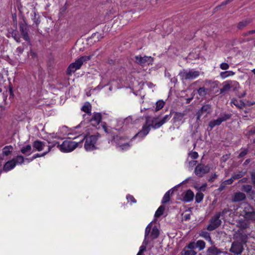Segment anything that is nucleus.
Wrapping results in <instances>:
<instances>
[{
	"instance_id": "nucleus-1",
	"label": "nucleus",
	"mask_w": 255,
	"mask_h": 255,
	"mask_svg": "<svg viewBox=\"0 0 255 255\" xmlns=\"http://www.w3.org/2000/svg\"><path fill=\"white\" fill-rule=\"evenodd\" d=\"M152 223H149L145 228L144 239L142 243V245L140 247L139 252L143 253L146 250V245L151 241L157 239L159 235V231L156 226H154L151 230Z\"/></svg>"
},
{
	"instance_id": "nucleus-2",
	"label": "nucleus",
	"mask_w": 255,
	"mask_h": 255,
	"mask_svg": "<svg viewBox=\"0 0 255 255\" xmlns=\"http://www.w3.org/2000/svg\"><path fill=\"white\" fill-rule=\"evenodd\" d=\"M91 58V56H83L80 57L74 62L70 64L67 68V74L71 75L72 73H74L77 70L79 69L84 63L89 60Z\"/></svg>"
},
{
	"instance_id": "nucleus-3",
	"label": "nucleus",
	"mask_w": 255,
	"mask_h": 255,
	"mask_svg": "<svg viewBox=\"0 0 255 255\" xmlns=\"http://www.w3.org/2000/svg\"><path fill=\"white\" fill-rule=\"evenodd\" d=\"M241 215L251 221H255V209L252 206L248 203H245L244 205Z\"/></svg>"
},
{
	"instance_id": "nucleus-4",
	"label": "nucleus",
	"mask_w": 255,
	"mask_h": 255,
	"mask_svg": "<svg viewBox=\"0 0 255 255\" xmlns=\"http://www.w3.org/2000/svg\"><path fill=\"white\" fill-rule=\"evenodd\" d=\"M221 93H225L230 90L236 91L240 88L239 82L234 80H227L222 83Z\"/></svg>"
},
{
	"instance_id": "nucleus-5",
	"label": "nucleus",
	"mask_w": 255,
	"mask_h": 255,
	"mask_svg": "<svg viewBox=\"0 0 255 255\" xmlns=\"http://www.w3.org/2000/svg\"><path fill=\"white\" fill-rule=\"evenodd\" d=\"M179 75L182 80H193L199 76L200 72L194 69L183 70L179 73Z\"/></svg>"
},
{
	"instance_id": "nucleus-6",
	"label": "nucleus",
	"mask_w": 255,
	"mask_h": 255,
	"mask_svg": "<svg viewBox=\"0 0 255 255\" xmlns=\"http://www.w3.org/2000/svg\"><path fill=\"white\" fill-rule=\"evenodd\" d=\"M79 144V142L70 140H65L61 145L58 144L60 150L64 152H69L74 150Z\"/></svg>"
},
{
	"instance_id": "nucleus-7",
	"label": "nucleus",
	"mask_w": 255,
	"mask_h": 255,
	"mask_svg": "<svg viewBox=\"0 0 255 255\" xmlns=\"http://www.w3.org/2000/svg\"><path fill=\"white\" fill-rule=\"evenodd\" d=\"M99 135H92L87 136L84 147L87 151L93 150L96 148L95 144L98 140Z\"/></svg>"
},
{
	"instance_id": "nucleus-8",
	"label": "nucleus",
	"mask_w": 255,
	"mask_h": 255,
	"mask_svg": "<svg viewBox=\"0 0 255 255\" xmlns=\"http://www.w3.org/2000/svg\"><path fill=\"white\" fill-rule=\"evenodd\" d=\"M220 218V214L216 213L210 219V224L207 226V230L212 231L218 228L222 223Z\"/></svg>"
},
{
	"instance_id": "nucleus-9",
	"label": "nucleus",
	"mask_w": 255,
	"mask_h": 255,
	"mask_svg": "<svg viewBox=\"0 0 255 255\" xmlns=\"http://www.w3.org/2000/svg\"><path fill=\"white\" fill-rule=\"evenodd\" d=\"M210 167L208 165L198 164L195 168L194 173L199 177H202L206 174L209 173Z\"/></svg>"
},
{
	"instance_id": "nucleus-10",
	"label": "nucleus",
	"mask_w": 255,
	"mask_h": 255,
	"mask_svg": "<svg viewBox=\"0 0 255 255\" xmlns=\"http://www.w3.org/2000/svg\"><path fill=\"white\" fill-rule=\"evenodd\" d=\"M231 116V114H224V115L218 118L217 120H213L210 122L209 126L211 129H212L215 126H219L221 125L223 122L226 121L227 120L230 119Z\"/></svg>"
},
{
	"instance_id": "nucleus-11",
	"label": "nucleus",
	"mask_w": 255,
	"mask_h": 255,
	"mask_svg": "<svg viewBox=\"0 0 255 255\" xmlns=\"http://www.w3.org/2000/svg\"><path fill=\"white\" fill-rule=\"evenodd\" d=\"M135 61L137 64L143 66L146 63L148 64L151 63L153 61V58L150 56L142 57L139 55L135 56Z\"/></svg>"
},
{
	"instance_id": "nucleus-12",
	"label": "nucleus",
	"mask_w": 255,
	"mask_h": 255,
	"mask_svg": "<svg viewBox=\"0 0 255 255\" xmlns=\"http://www.w3.org/2000/svg\"><path fill=\"white\" fill-rule=\"evenodd\" d=\"M146 124L144 125H143L142 129L134 135V137H135L136 136H139V137H143V136L146 135L148 133V132L150 129V125H147V124L148 123L149 117H147L146 118Z\"/></svg>"
},
{
	"instance_id": "nucleus-13",
	"label": "nucleus",
	"mask_w": 255,
	"mask_h": 255,
	"mask_svg": "<svg viewBox=\"0 0 255 255\" xmlns=\"http://www.w3.org/2000/svg\"><path fill=\"white\" fill-rule=\"evenodd\" d=\"M250 221H251L244 218L240 219L236 221V226L241 229L245 230L250 227Z\"/></svg>"
},
{
	"instance_id": "nucleus-14",
	"label": "nucleus",
	"mask_w": 255,
	"mask_h": 255,
	"mask_svg": "<svg viewBox=\"0 0 255 255\" xmlns=\"http://www.w3.org/2000/svg\"><path fill=\"white\" fill-rule=\"evenodd\" d=\"M243 248L242 245L238 242H234L232 245L230 251L235 254L240 255L243 252Z\"/></svg>"
},
{
	"instance_id": "nucleus-15",
	"label": "nucleus",
	"mask_w": 255,
	"mask_h": 255,
	"mask_svg": "<svg viewBox=\"0 0 255 255\" xmlns=\"http://www.w3.org/2000/svg\"><path fill=\"white\" fill-rule=\"evenodd\" d=\"M19 29L23 39L27 41H29V37L28 33L29 29L26 24L24 23H20L19 24Z\"/></svg>"
},
{
	"instance_id": "nucleus-16",
	"label": "nucleus",
	"mask_w": 255,
	"mask_h": 255,
	"mask_svg": "<svg viewBox=\"0 0 255 255\" xmlns=\"http://www.w3.org/2000/svg\"><path fill=\"white\" fill-rule=\"evenodd\" d=\"M246 196L241 192H236L232 196V201L233 202H239L245 200Z\"/></svg>"
},
{
	"instance_id": "nucleus-17",
	"label": "nucleus",
	"mask_w": 255,
	"mask_h": 255,
	"mask_svg": "<svg viewBox=\"0 0 255 255\" xmlns=\"http://www.w3.org/2000/svg\"><path fill=\"white\" fill-rule=\"evenodd\" d=\"M227 254L226 252H222L220 249L213 246L208 248L206 251V255H219L221 253Z\"/></svg>"
},
{
	"instance_id": "nucleus-18",
	"label": "nucleus",
	"mask_w": 255,
	"mask_h": 255,
	"mask_svg": "<svg viewBox=\"0 0 255 255\" xmlns=\"http://www.w3.org/2000/svg\"><path fill=\"white\" fill-rule=\"evenodd\" d=\"M211 106L209 105H205L203 106L198 111V112L197 114V120H199V119L200 118V117L202 114H203L204 113H206V114L210 113L211 112Z\"/></svg>"
},
{
	"instance_id": "nucleus-19",
	"label": "nucleus",
	"mask_w": 255,
	"mask_h": 255,
	"mask_svg": "<svg viewBox=\"0 0 255 255\" xmlns=\"http://www.w3.org/2000/svg\"><path fill=\"white\" fill-rule=\"evenodd\" d=\"M171 113L169 115H165L162 120L152 125V127L154 128H157L161 127L164 123L170 119L171 118Z\"/></svg>"
},
{
	"instance_id": "nucleus-20",
	"label": "nucleus",
	"mask_w": 255,
	"mask_h": 255,
	"mask_svg": "<svg viewBox=\"0 0 255 255\" xmlns=\"http://www.w3.org/2000/svg\"><path fill=\"white\" fill-rule=\"evenodd\" d=\"M194 197V193L191 190H188L184 194L183 201L186 202H191Z\"/></svg>"
},
{
	"instance_id": "nucleus-21",
	"label": "nucleus",
	"mask_w": 255,
	"mask_h": 255,
	"mask_svg": "<svg viewBox=\"0 0 255 255\" xmlns=\"http://www.w3.org/2000/svg\"><path fill=\"white\" fill-rule=\"evenodd\" d=\"M15 166V161H14V159H12L5 163L3 167V170L5 172H7L13 168Z\"/></svg>"
},
{
	"instance_id": "nucleus-22",
	"label": "nucleus",
	"mask_w": 255,
	"mask_h": 255,
	"mask_svg": "<svg viewBox=\"0 0 255 255\" xmlns=\"http://www.w3.org/2000/svg\"><path fill=\"white\" fill-rule=\"evenodd\" d=\"M186 115V112L185 111H184L183 113L174 112V115L173 119V122L175 123L181 121Z\"/></svg>"
},
{
	"instance_id": "nucleus-23",
	"label": "nucleus",
	"mask_w": 255,
	"mask_h": 255,
	"mask_svg": "<svg viewBox=\"0 0 255 255\" xmlns=\"http://www.w3.org/2000/svg\"><path fill=\"white\" fill-rule=\"evenodd\" d=\"M33 147L38 151H41L43 149L45 144L44 142L40 140H36L33 142Z\"/></svg>"
},
{
	"instance_id": "nucleus-24",
	"label": "nucleus",
	"mask_w": 255,
	"mask_h": 255,
	"mask_svg": "<svg viewBox=\"0 0 255 255\" xmlns=\"http://www.w3.org/2000/svg\"><path fill=\"white\" fill-rule=\"evenodd\" d=\"M199 236L203 238H204L205 240L208 241L209 242L211 243L212 245L214 244V242L211 240V238L210 237V234L209 233L206 231H201L199 233Z\"/></svg>"
},
{
	"instance_id": "nucleus-25",
	"label": "nucleus",
	"mask_w": 255,
	"mask_h": 255,
	"mask_svg": "<svg viewBox=\"0 0 255 255\" xmlns=\"http://www.w3.org/2000/svg\"><path fill=\"white\" fill-rule=\"evenodd\" d=\"M174 191V189L172 188L169 191H168L164 195L162 200V203L165 204L169 201L170 200V195H172Z\"/></svg>"
},
{
	"instance_id": "nucleus-26",
	"label": "nucleus",
	"mask_w": 255,
	"mask_h": 255,
	"mask_svg": "<svg viewBox=\"0 0 255 255\" xmlns=\"http://www.w3.org/2000/svg\"><path fill=\"white\" fill-rule=\"evenodd\" d=\"M232 104H233L236 107L239 109H242L245 107V104L242 100H238L234 99L231 102Z\"/></svg>"
},
{
	"instance_id": "nucleus-27",
	"label": "nucleus",
	"mask_w": 255,
	"mask_h": 255,
	"mask_svg": "<svg viewBox=\"0 0 255 255\" xmlns=\"http://www.w3.org/2000/svg\"><path fill=\"white\" fill-rule=\"evenodd\" d=\"M13 149L11 145H7L4 147L2 149V154L4 156L9 155Z\"/></svg>"
},
{
	"instance_id": "nucleus-28",
	"label": "nucleus",
	"mask_w": 255,
	"mask_h": 255,
	"mask_svg": "<svg viewBox=\"0 0 255 255\" xmlns=\"http://www.w3.org/2000/svg\"><path fill=\"white\" fill-rule=\"evenodd\" d=\"M31 146L30 144L26 145L21 148L20 151L23 154H28V155L31 153Z\"/></svg>"
},
{
	"instance_id": "nucleus-29",
	"label": "nucleus",
	"mask_w": 255,
	"mask_h": 255,
	"mask_svg": "<svg viewBox=\"0 0 255 255\" xmlns=\"http://www.w3.org/2000/svg\"><path fill=\"white\" fill-rule=\"evenodd\" d=\"M235 72L232 71H226L225 72H222L220 73V77L222 79H225L228 77L232 76L235 75Z\"/></svg>"
},
{
	"instance_id": "nucleus-30",
	"label": "nucleus",
	"mask_w": 255,
	"mask_h": 255,
	"mask_svg": "<svg viewBox=\"0 0 255 255\" xmlns=\"http://www.w3.org/2000/svg\"><path fill=\"white\" fill-rule=\"evenodd\" d=\"M82 110L87 113L88 114H91V105L89 102L85 103L84 105L82 108Z\"/></svg>"
},
{
	"instance_id": "nucleus-31",
	"label": "nucleus",
	"mask_w": 255,
	"mask_h": 255,
	"mask_svg": "<svg viewBox=\"0 0 255 255\" xmlns=\"http://www.w3.org/2000/svg\"><path fill=\"white\" fill-rule=\"evenodd\" d=\"M246 173V172L245 171H240L237 172L233 173L232 177L234 180L239 179L243 177L245 175Z\"/></svg>"
},
{
	"instance_id": "nucleus-32",
	"label": "nucleus",
	"mask_w": 255,
	"mask_h": 255,
	"mask_svg": "<svg viewBox=\"0 0 255 255\" xmlns=\"http://www.w3.org/2000/svg\"><path fill=\"white\" fill-rule=\"evenodd\" d=\"M251 22V20H243L242 21H240L237 26V27L238 29H241L247 26L249 24H250Z\"/></svg>"
},
{
	"instance_id": "nucleus-33",
	"label": "nucleus",
	"mask_w": 255,
	"mask_h": 255,
	"mask_svg": "<svg viewBox=\"0 0 255 255\" xmlns=\"http://www.w3.org/2000/svg\"><path fill=\"white\" fill-rule=\"evenodd\" d=\"M102 115L100 113H96L93 115L91 121H95L96 124H99L101 121Z\"/></svg>"
},
{
	"instance_id": "nucleus-34",
	"label": "nucleus",
	"mask_w": 255,
	"mask_h": 255,
	"mask_svg": "<svg viewBox=\"0 0 255 255\" xmlns=\"http://www.w3.org/2000/svg\"><path fill=\"white\" fill-rule=\"evenodd\" d=\"M197 253L194 250L188 249L185 247L182 252V254L183 255H195Z\"/></svg>"
},
{
	"instance_id": "nucleus-35",
	"label": "nucleus",
	"mask_w": 255,
	"mask_h": 255,
	"mask_svg": "<svg viewBox=\"0 0 255 255\" xmlns=\"http://www.w3.org/2000/svg\"><path fill=\"white\" fill-rule=\"evenodd\" d=\"M198 94L201 97H205L208 92V89L204 87L199 88L197 91Z\"/></svg>"
},
{
	"instance_id": "nucleus-36",
	"label": "nucleus",
	"mask_w": 255,
	"mask_h": 255,
	"mask_svg": "<svg viewBox=\"0 0 255 255\" xmlns=\"http://www.w3.org/2000/svg\"><path fill=\"white\" fill-rule=\"evenodd\" d=\"M164 210H165L164 206H160L158 208V209L157 210V211H156V212L155 213V215H154L155 217L158 218L160 216H161L163 214Z\"/></svg>"
},
{
	"instance_id": "nucleus-37",
	"label": "nucleus",
	"mask_w": 255,
	"mask_h": 255,
	"mask_svg": "<svg viewBox=\"0 0 255 255\" xmlns=\"http://www.w3.org/2000/svg\"><path fill=\"white\" fill-rule=\"evenodd\" d=\"M164 105V102L162 100H159L156 103L155 112H157L161 109Z\"/></svg>"
},
{
	"instance_id": "nucleus-38",
	"label": "nucleus",
	"mask_w": 255,
	"mask_h": 255,
	"mask_svg": "<svg viewBox=\"0 0 255 255\" xmlns=\"http://www.w3.org/2000/svg\"><path fill=\"white\" fill-rule=\"evenodd\" d=\"M196 248H198L199 250H202L205 247V243L202 240H198L196 243Z\"/></svg>"
},
{
	"instance_id": "nucleus-39",
	"label": "nucleus",
	"mask_w": 255,
	"mask_h": 255,
	"mask_svg": "<svg viewBox=\"0 0 255 255\" xmlns=\"http://www.w3.org/2000/svg\"><path fill=\"white\" fill-rule=\"evenodd\" d=\"M242 189L247 193H250L252 191V186L248 184L244 185L242 186Z\"/></svg>"
},
{
	"instance_id": "nucleus-40",
	"label": "nucleus",
	"mask_w": 255,
	"mask_h": 255,
	"mask_svg": "<svg viewBox=\"0 0 255 255\" xmlns=\"http://www.w3.org/2000/svg\"><path fill=\"white\" fill-rule=\"evenodd\" d=\"M204 197V195L203 193L201 192H198L195 196V200L196 202L197 203H200L203 200Z\"/></svg>"
},
{
	"instance_id": "nucleus-41",
	"label": "nucleus",
	"mask_w": 255,
	"mask_h": 255,
	"mask_svg": "<svg viewBox=\"0 0 255 255\" xmlns=\"http://www.w3.org/2000/svg\"><path fill=\"white\" fill-rule=\"evenodd\" d=\"M32 19L36 25H38L40 22L39 20V16L35 12H34V16Z\"/></svg>"
},
{
	"instance_id": "nucleus-42",
	"label": "nucleus",
	"mask_w": 255,
	"mask_h": 255,
	"mask_svg": "<svg viewBox=\"0 0 255 255\" xmlns=\"http://www.w3.org/2000/svg\"><path fill=\"white\" fill-rule=\"evenodd\" d=\"M14 161H15V165L16 163L21 164L24 161V158L21 155H18L16 159H14Z\"/></svg>"
},
{
	"instance_id": "nucleus-43",
	"label": "nucleus",
	"mask_w": 255,
	"mask_h": 255,
	"mask_svg": "<svg viewBox=\"0 0 255 255\" xmlns=\"http://www.w3.org/2000/svg\"><path fill=\"white\" fill-rule=\"evenodd\" d=\"M229 65L227 63L223 62L220 64V68L223 70H227L229 68Z\"/></svg>"
},
{
	"instance_id": "nucleus-44",
	"label": "nucleus",
	"mask_w": 255,
	"mask_h": 255,
	"mask_svg": "<svg viewBox=\"0 0 255 255\" xmlns=\"http://www.w3.org/2000/svg\"><path fill=\"white\" fill-rule=\"evenodd\" d=\"M12 37L17 42H20V37L17 34V32L16 31H13L12 33Z\"/></svg>"
},
{
	"instance_id": "nucleus-45",
	"label": "nucleus",
	"mask_w": 255,
	"mask_h": 255,
	"mask_svg": "<svg viewBox=\"0 0 255 255\" xmlns=\"http://www.w3.org/2000/svg\"><path fill=\"white\" fill-rule=\"evenodd\" d=\"M249 152V149L248 148H246V149H244L241 152V153L239 154L238 155V158H242L243 157H244L245 155H246L247 154V153H248Z\"/></svg>"
},
{
	"instance_id": "nucleus-46",
	"label": "nucleus",
	"mask_w": 255,
	"mask_h": 255,
	"mask_svg": "<svg viewBox=\"0 0 255 255\" xmlns=\"http://www.w3.org/2000/svg\"><path fill=\"white\" fill-rule=\"evenodd\" d=\"M51 148V147L50 146H49V148H48V150L47 152H44L43 153H42V154H40L39 153H37V154H35L33 155V156L32 157V159H35L37 157H41L42 156H44L47 153H48V152L50 151V149Z\"/></svg>"
},
{
	"instance_id": "nucleus-47",
	"label": "nucleus",
	"mask_w": 255,
	"mask_h": 255,
	"mask_svg": "<svg viewBox=\"0 0 255 255\" xmlns=\"http://www.w3.org/2000/svg\"><path fill=\"white\" fill-rule=\"evenodd\" d=\"M196 244L194 242H191L189 243L187 246L186 247L188 249L193 250V249L196 248Z\"/></svg>"
},
{
	"instance_id": "nucleus-48",
	"label": "nucleus",
	"mask_w": 255,
	"mask_h": 255,
	"mask_svg": "<svg viewBox=\"0 0 255 255\" xmlns=\"http://www.w3.org/2000/svg\"><path fill=\"white\" fill-rule=\"evenodd\" d=\"M189 155L194 159H197L198 157V154L196 151H191L189 153Z\"/></svg>"
},
{
	"instance_id": "nucleus-49",
	"label": "nucleus",
	"mask_w": 255,
	"mask_h": 255,
	"mask_svg": "<svg viewBox=\"0 0 255 255\" xmlns=\"http://www.w3.org/2000/svg\"><path fill=\"white\" fill-rule=\"evenodd\" d=\"M229 211V210L228 209L225 208L223 210L222 212H219L216 213V214H220V217L221 216H223L225 214H226Z\"/></svg>"
},
{
	"instance_id": "nucleus-50",
	"label": "nucleus",
	"mask_w": 255,
	"mask_h": 255,
	"mask_svg": "<svg viewBox=\"0 0 255 255\" xmlns=\"http://www.w3.org/2000/svg\"><path fill=\"white\" fill-rule=\"evenodd\" d=\"M132 122V118L131 117L129 116L125 119L124 123V124L128 125L130 123H131Z\"/></svg>"
},
{
	"instance_id": "nucleus-51",
	"label": "nucleus",
	"mask_w": 255,
	"mask_h": 255,
	"mask_svg": "<svg viewBox=\"0 0 255 255\" xmlns=\"http://www.w3.org/2000/svg\"><path fill=\"white\" fill-rule=\"evenodd\" d=\"M23 51H24L23 46H19L16 48V52L18 54V55H19V54L22 53Z\"/></svg>"
},
{
	"instance_id": "nucleus-52",
	"label": "nucleus",
	"mask_w": 255,
	"mask_h": 255,
	"mask_svg": "<svg viewBox=\"0 0 255 255\" xmlns=\"http://www.w3.org/2000/svg\"><path fill=\"white\" fill-rule=\"evenodd\" d=\"M226 184L225 183V182L223 181L220 185V187L218 189V191L219 192H221L223 191L226 187Z\"/></svg>"
},
{
	"instance_id": "nucleus-53",
	"label": "nucleus",
	"mask_w": 255,
	"mask_h": 255,
	"mask_svg": "<svg viewBox=\"0 0 255 255\" xmlns=\"http://www.w3.org/2000/svg\"><path fill=\"white\" fill-rule=\"evenodd\" d=\"M240 239L242 242L243 243H246L247 242V235L245 234L242 235Z\"/></svg>"
},
{
	"instance_id": "nucleus-54",
	"label": "nucleus",
	"mask_w": 255,
	"mask_h": 255,
	"mask_svg": "<svg viewBox=\"0 0 255 255\" xmlns=\"http://www.w3.org/2000/svg\"><path fill=\"white\" fill-rule=\"evenodd\" d=\"M127 199L128 201H130L132 203H135L136 202V200H135L134 197L132 196H131V195H128L127 196Z\"/></svg>"
},
{
	"instance_id": "nucleus-55",
	"label": "nucleus",
	"mask_w": 255,
	"mask_h": 255,
	"mask_svg": "<svg viewBox=\"0 0 255 255\" xmlns=\"http://www.w3.org/2000/svg\"><path fill=\"white\" fill-rule=\"evenodd\" d=\"M218 175L216 174H214L208 179L209 182H212L217 177Z\"/></svg>"
},
{
	"instance_id": "nucleus-56",
	"label": "nucleus",
	"mask_w": 255,
	"mask_h": 255,
	"mask_svg": "<svg viewBox=\"0 0 255 255\" xmlns=\"http://www.w3.org/2000/svg\"><path fill=\"white\" fill-rule=\"evenodd\" d=\"M233 181H234V179H233V178L232 177L230 179L226 180L224 181V182L226 184V185H231V184H232Z\"/></svg>"
},
{
	"instance_id": "nucleus-57",
	"label": "nucleus",
	"mask_w": 255,
	"mask_h": 255,
	"mask_svg": "<svg viewBox=\"0 0 255 255\" xmlns=\"http://www.w3.org/2000/svg\"><path fill=\"white\" fill-rule=\"evenodd\" d=\"M249 195L251 196L252 199H254L255 198V191L253 190L252 189L251 192L250 193H248Z\"/></svg>"
},
{
	"instance_id": "nucleus-58",
	"label": "nucleus",
	"mask_w": 255,
	"mask_h": 255,
	"mask_svg": "<svg viewBox=\"0 0 255 255\" xmlns=\"http://www.w3.org/2000/svg\"><path fill=\"white\" fill-rule=\"evenodd\" d=\"M120 147L122 148V149L127 148L129 147V145L128 143H125L124 144L120 145Z\"/></svg>"
},
{
	"instance_id": "nucleus-59",
	"label": "nucleus",
	"mask_w": 255,
	"mask_h": 255,
	"mask_svg": "<svg viewBox=\"0 0 255 255\" xmlns=\"http://www.w3.org/2000/svg\"><path fill=\"white\" fill-rule=\"evenodd\" d=\"M233 0H226L225 1L222 2L220 6L226 5Z\"/></svg>"
},
{
	"instance_id": "nucleus-60",
	"label": "nucleus",
	"mask_w": 255,
	"mask_h": 255,
	"mask_svg": "<svg viewBox=\"0 0 255 255\" xmlns=\"http://www.w3.org/2000/svg\"><path fill=\"white\" fill-rule=\"evenodd\" d=\"M248 181V178H243L242 179H241V180H240L238 182L239 183H246Z\"/></svg>"
},
{
	"instance_id": "nucleus-61",
	"label": "nucleus",
	"mask_w": 255,
	"mask_h": 255,
	"mask_svg": "<svg viewBox=\"0 0 255 255\" xmlns=\"http://www.w3.org/2000/svg\"><path fill=\"white\" fill-rule=\"evenodd\" d=\"M253 132V130L252 129H251V130H250L246 134V136L248 137V138H250V136L252 134H254Z\"/></svg>"
},
{
	"instance_id": "nucleus-62",
	"label": "nucleus",
	"mask_w": 255,
	"mask_h": 255,
	"mask_svg": "<svg viewBox=\"0 0 255 255\" xmlns=\"http://www.w3.org/2000/svg\"><path fill=\"white\" fill-rule=\"evenodd\" d=\"M251 179L253 182V183L255 185V173H253L251 175Z\"/></svg>"
},
{
	"instance_id": "nucleus-63",
	"label": "nucleus",
	"mask_w": 255,
	"mask_h": 255,
	"mask_svg": "<svg viewBox=\"0 0 255 255\" xmlns=\"http://www.w3.org/2000/svg\"><path fill=\"white\" fill-rule=\"evenodd\" d=\"M207 184H205L202 186L200 187V190L202 191H204L205 190Z\"/></svg>"
},
{
	"instance_id": "nucleus-64",
	"label": "nucleus",
	"mask_w": 255,
	"mask_h": 255,
	"mask_svg": "<svg viewBox=\"0 0 255 255\" xmlns=\"http://www.w3.org/2000/svg\"><path fill=\"white\" fill-rule=\"evenodd\" d=\"M197 161H196V160H193V161H190V162H189V165H190V166L194 165H195V164H196V163H197Z\"/></svg>"
}]
</instances>
